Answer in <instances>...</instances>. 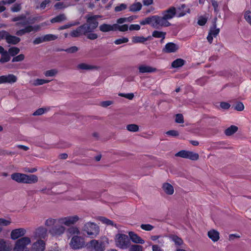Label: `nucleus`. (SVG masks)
<instances>
[{"mask_svg":"<svg viewBox=\"0 0 251 251\" xmlns=\"http://www.w3.org/2000/svg\"><path fill=\"white\" fill-rule=\"evenodd\" d=\"M26 233V230L23 228L13 229L10 233V237L12 240H16L19 238L23 237Z\"/></svg>","mask_w":251,"mask_h":251,"instance_id":"obj_14","label":"nucleus"},{"mask_svg":"<svg viewBox=\"0 0 251 251\" xmlns=\"http://www.w3.org/2000/svg\"><path fill=\"white\" fill-rule=\"evenodd\" d=\"M69 245L74 250L81 249L85 246L84 238L80 236H73L71 240Z\"/></svg>","mask_w":251,"mask_h":251,"instance_id":"obj_8","label":"nucleus"},{"mask_svg":"<svg viewBox=\"0 0 251 251\" xmlns=\"http://www.w3.org/2000/svg\"><path fill=\"white\" fill-rule=\"evenodd\" d=\"M128 235L130 239L135 244H143L145 243L144 240L142 239L139 235L136 233L132 231L128 232Z\"/></svg>","mask_w":251,"mask_h":251,"instance_id":"obj_18","label":"nucleus"},{"mask_svg":"<svg viewBox=\"0 0 251 251\" xmlns=\"http://www.w3.org/2000/svg\"><path fill=\"white\" fill-rule=\"evenodd\" d=\"M185 63V61L181 58L176 59L172 63V67L176 68L182 66Z\"/></svg>","mask_w":251,"mask_h":251,"instance_id":"obj_35","label":"nucleus"},{"mask_svg":"<svg viewBox=\"0 0 251 251\" xmlns=\"http://www.w3.org/2000/svg\"><path fill=\"white\" fill-rule=\"evenodd\" d=\"M24 176V174L15 173L11 175V177L13 180L18 183H23Z\"/></svg>","mask_w":251,"mask_h":251,"instance_id":"obj_23","label":"nucleus"},{"mask_svg":"<svg viewBox=\"0 0 251 251\" xmlns=\"http://www.w3.org/2000/svg\"><path fill=\"white\" fill-rule=\"evenodd\" d=\"M170 25L171 24L163 16H158V28H159L160 27H167Z\"/></svg>","mask_w":251,"mask_h":251,"instance_id":"obj_28","label":"nucleus"},{"mask_svg":"<svg viewBox=\"0 0 251 251\" xmlns=\"http://www.w3.org/2000/svg\"><path fill=\"white\" fill-rule=\"evenodd\" d=\"M206 22L207 18L201 16L199 18L198 24L200 25H203L206 24Z\"/></svg>","mask_w":251,"mask_h":251,"instance_id":"obj_62","label":"nucleus"},{"mask_svg":"<svg viewBox=\"0 0 251 251\" xmlns=\"http://www.w3.org/2000/svg\"><path fill=\"white\" fill-rule=\"evenodd\" d=\"M178 49V46L176 44L170 42L166 44L163 49L164 52L166 53L175 52Z\"/></svg>","mask_w":251,"mask_h":251,"instance_id":"obj_16","label":"nucleus"},{"mask_svg":"<svg viewBox=\"0 0 251 251\" xmlns=\"http://www.w3.org/2000/svg\"><path fill=\"white\" fill-rule=\"evenodd\" d=\"M100 15L90 16L87 15L85 16L87 23L79 27L78 30L73 31H92L98 26L97 19L100 18Z\"/></svg>","mask_w":251,"mask_h":251,"instance_id":"obj_2","label":"nucleus"},{"mask_svg":"<svg viewBox=\"0 0 251 251\" xmlns=\"http://www.w3.org/2000/svg\"><path fill=\"white\" fill-rule=\"evenodd\" d=\"M208 236L213 242H216L219 239V233L214 229L210 230L208 232Z\"/></svg>","mask_w":251,"mask_h":251,"instance_id":"obj_26","label":"nucleus"},{"mask_svg":"<svg viewBox=\"0 0 251 251\" xmlns=\"http://www.w3.org/2000/svg\"><path fill=\"white\" fill-rule=\"evenodd\" d=\"M238 129V128L237 126L232 125L225 130V134L226 136H230L237 132Z\"/></svg>","mask_w":251,"mask_h":251,"instance_id":"obj_31","label":"nucleus"},{"mask_svg":"<svg viewBox=\"0 0 251 251\" xmlns=\"http://www.w3.org/2000/svg\"><path fill=\"white\" fill-rule=\"evenodd\" d=\"M176 14L177 17H180L184 16L186 13H189L190 10L187 7L186 5L184 4H181L180 6L178 7L176 9Z\"/></svg>","mask_w":251,"mask_h":251,"instance_id":"obj_19","label":"nucleus"},{"mask_svg":"<svg viewBox=\"0 0 251 251\" xmlns=\"http://www.w3.org/2000/svg\"><path fill=\"white\" fill-rule=\"evenodd\" d=\"M129 251H143V247L139 245H129V247L128 248Z\"/></svg>","mask_w":251,"mask_h":251,"instance_id":"obj_38","label":"nucleus"},{"mask_svg":"<svg viewBox=\"0 0 251 251\" xmlns=\"http://www.w3.org/2000/svg\"><path fill=\"white\" fill-rule=\"evenodd\" d=\"M162 188L164 191L168 195H171L174 192L173 186L169 183H165L163 184Z\"/></svg>","mask_w":251,"mask_h":251,"instance_id":"obj_27","label":"nucleus"},{"mask_svg":"<svg viewBox=\"0 0 251 251\" xmlns=\"http://www.w3.org/2000/svg\"><path fill=\"white\" fill-rule=\"evenodd\" d=\"M99 219V220L101 221L103 224H104L107 226H114L117 228H118L116 224H114L112 221L107 219L106 218L104 217H100Z\"/></svg>","mask_w":251,"mask_h":251,"instance_id":"obj_33","label":"nucleus"},{"mask_svg":"<svg viewBox=\"0 0 251 251\" xmlns=\"http://www.w3.org/2000/svg\"><path fill=\"white\" fill-rule=\"evenodd\" d=\"M48 236V230L43 226L37 228L33 232V237L34 239L46 240Z\"/></svg>","mask_w":251,"mask_h":251,"instance_id":"obj_10","label":"nucleus"},{"mask_svg":"<svg viewBox=\"0 0 251 251\" xmlns=\"http://www.w3.org/2000/svg\"><path fill=\"white\" fill-rule=\"evenodd\" d=\"M166 134L169 136L176 137L178 136L179 133L177 131L175 130H170L166 132Z\"/></svg>","mask_w":251,"mask_h":251,"instance_id":"obj_59","label":"nucleus"},{"mask_svg":"<svg viewBox=\"0 0 251 251\" xmlns=\"http://www.w3.org/2000/svg\"><path fill=\"white\" fill-rule=\"evenodd\" d=\"M176 156L183 158L189 159L191 160H197L199 158V155L197 153L186 150H181L175 154Z\"/></svg>","mask_w":251,"mask_h":251,"instance_id":"obj_9","label":"nucleus"},{"mask_svg":"<svg viewBox=\"0 0 251 251\" xmlns=\"http://www.w3.org/2000/svg\"><path fill=\"white\" fill-rule=\"evenodd\" d=\"M176 14V8L174 7H171L163 13V16L168 21V20L173 19Z\"/></svg>","mask_w":251,"mask_h":251,"instance_id":"obj_15","label":"nucleus"},{"mask_svg":"<svg viewBox=\"0 0 251 251\" xmlns=\"http://www.w3.org/2000/svg\"><path fill=\"white\" fill-rule=\"evenodd\" d=\"M25 59V55L23 54H20L13 58L12 60V62H20Z\"/></svg>","mask_w":251,"mask_h":251,"instance_id":"obj_53","label":"nucleus"},{"mask_svg":"<svg viewBox=\"0 0 251 251\" xmlns=\"http://www.w3.org/2000/svg\"><path fill=\"white\" fill-rule=\"evenodd\" d=\"M116 28H118L120 31H127L129 29V26L126 24L121 26L117 24L113 25L103 24L100 26V29L101 31H111Z\"/></svg>","mask_w":251,"mask_h":251,"instance_id":"obj_5","label":"nucleus"},{"mask_svg":"<svg viewBox=\"0 0 251 251\" xmlns=\"http://www.w3.org/2000/svg\"><path fill=\"white\" fill-rule=\"evenodd\" d=\"M244 105L241 102H238L234 106V109L238 111H242L244 109Z\"/></svg>","mask_w":251,"mask_h":251,"instance_id":"obj_49","label":"nucleus"},{"mask_svg":"<svg viewBox=\"0 0 251 251\" xmlns=\"http://www.w3.org/2000/svg\"><path fill=\"white\" fill-rule=\"evenodd\" d=\"M78 50V49L76 46H73L66 49H63V51H66L70 53H75Z\"/></svg>","mask_w":251,"mask_h":251,"instance_id":"obj_55","label":"nucleus"},{"mask_svg":"<svg viewBox=\"0 0 251 251\" xmlns=\"http://www.w3.org/2000/svg\"><path fill=\"white\" fill-rule=\"evenodd\" d=\"M57 73V71L55 69H51L50 70H48L46 71L44 73V75L46 76H53L56 75Z\"/></svg>","mask_w":251,"mask_h":251,"instance_id":"obj_46","label":"nucleus"},{"mask_svg":"<svg viewBox=\"0 0 251 251\" xmlns=\"http://www.w3.org/2000/svg\"><path fill=\"white\" fill-rule=\"evenodd\" d=\"M175 121L177 123L182 124L184 123L183 116L181 114L176 115Z\"/></svg>","mask_w":251,"mask_h":251,"instance_id":"obj_57","label":"nucleus"},{"mask_svg":"<svg viewBox=\"0 0 251 251\" xmlns=\"http://www.w3.org/2000/svg\"><path fill=\"white\" fill-rule=\"evenodd\" d=\"M128 41V39L126 37H123L121 38L118 39L114 41V43L116 45H120L123 43H127Z\"/></svg>","mask_w":251,"mask_h":251,"instance_id":"obj_54","label":"nucleus"},{"mask_svg":"<svg viewBox=\"0 0 251 251\" xmlns=\"http://www.w3.org/2000/svg\"><path fill=\"white\" fill-rule=\"evenodd\" d=\"M83 35L90 39V40H94L98 38V35L97 34L94 32H83Z\"/></svg>","mask_w":251,"mask_h":251,"instance_id":"obj_43","label":"nucleus"},{"mask_svg":"<svg viewBox=\"0 0 251 251\" xmlns=\"http://www.w3.org/2000/svg\"><path fill=\"white\" fill-rule=\"evenodd\" d=\"M66 19V16L65 14H60L55 17L52 18L50 20L51 23H60L62 21H64Z\"/></svg>","mask_w":251,"mask_h":251,"instance_id":"obj_36","label":"nucleus"},{"mask_svg":"<svg viewBox=\"0 0 251 251\" xmlns=\"http://www.w3.org/2000/svg\"><path fill=\"white\" fill-rule=\"evenodd\" d=\"M20 51L19 48L16 47H12L10 48L7 51L10 56H15L20 52Z\"/></svg>","mask_w":251,"mask_h":251,"instance_id":"obj_37","label":"nucleus"},{"mask_svg":"<svg viewBox=\"0 0 251 251\" xmlns=\"http://www.w3.org/2000/svg\"><path fill=\"white\" fill-rule=\"evenodd\" d=\"M79 219V218L77 215L67 216L56 219L49 218L46 221L45 224L46 226H51L55 222H58L59 224H64L66 226H70L71 225H75Z\"/></svg>","mask_w":251,"mask_h":251,"instance_id":"obj_1","label":"nucleus"},{"mask_svg":"<svg viewBox=\"0 0 251 251\" xmlns=\"http://www.w3.org/2000/svg\"><path fill=\"white\" fill-rule=\"evenodd\" d=\"M46 249V242L43 240L37 239L31 247V251H44Z\"/></svg>","mask_w":251,"mask_h":251,"instance_id":"obj_13","label":"nucleus"},{"mask_svg":"<svg viewBox=\"0 0 251 251\" xmlns=\"http://www.w3.org/2000/svg\"><path fill=\"white\" fill-rule=\"evenodd\" d=\"M11 250V246L9 245L4 240H0V251H10Z\"/></svg>","mask_w":251,"mask_h":251,"instance_id":"obj_30","label":"nucleus"},{"mask_svg":"<svg viewBox=\"0 0 251 251\" xmlns=\"http://www.w3.org/2000/svg\"><path fill=\"white\" fill-rule=\"evenodd\" d=\"M169 239L174 242L175 245L180 246L183 244V240L178 236L175 234H171L169 236Z\"/></svg>","mask_w":251,"mask_h":251,"instance_id":"obj_24","label":"nucleus"},{"mask_svg":"<svg viewBox=\"0 0 251 251\" xmlns=\"http://www.w3.org/2000/svg\"><path fill=\"white\" fill-rule=\"evenodd\" d=\"M138 70L139 73L141 74L151 73L157 71V69L155 68L145 65H140L138 67Z\"/></svg>","mask_w":251,"mask_h":251,"instance_id":"obj_17","label":"nucleus"},{"mask_svg":"<svg viewBox=\"0 0 251 251\" xmlns=\"http://www.w3.org/2000/svg\"><path fill=\"white\" fill-rule=\"evenodd\" d=\"M142 4L139 2H136L131 4L129 9L130 11L135 12L140 11L142 8Z\"/></svg>","mask_w":251,"mask_h":251,"instance_id":"obj_32","label":"nucleus"},{"mask_svg":"<svg viewBox=\"0 0 251 251\" xmlns=\"http://www.w3.org/2000/svg\"><path fill=\"white\" fill-rule=\"evenodd\" d=\"M97 67L91 65H89L86 63H82L77 65V69L78 70H93L94 69H96Z\"/></svg>","mask_w":251,"mask_h":251,"instance_id":"obj_29","label":"nucleus"},{"mask_svg":"<svg viewBox=\"0 0 251 251\" xmlns=\"http://www.w3.org/2000/svg\"><path fill=\"white\" fill-rule=\"evenodd\" d=\"M152 39V36H148L147 37L143 36H134L132 41L134 43H144L147 41H150Z\"/></svg>","mask_w":251,"mask_h":251,"instance_id":"obj_21","label":"nucleus"},{"mask_svg":"<svg viewBox=\"0 0 251 251\" xmlns=\"http://www.w3.org/2000/svg\"><path fill=\"white\" fill-rule=\"evenodd\" d=\"M142 229L145 231H151L154 228V226L150 224H142L140 226Z\"/></svg>","mask_w":251,"mask_h":251,"instance_id":"obj_45","label":"nucleus"},{"mask_svg":"<svg viewBox=\"0 0 251 251\" xmlns=\"http://www.w3.org/2000/svg\"><path fill=\"white\" fill-rule=\"evenodd\" d=\"M166 32H152L151 36L155 38H164Z\"/></svg>","mask_w":251,"mask_h":251,"instance_id":"obj_60","label":"nucleus"},{"mask_svg":"<svg viewBox=\"0 0 251 251\" xmlns=\"http://www.w3.org/2000/svg\"><path fill=\"white\" fill-rule=\"evenodd\" d=\"M151 16L147 17L140 22L141 25H149L152 26Z\"/></svg>","mask_w":251,"mask_h":251,"instance_id":"obj_42","label":"nucleus"},{"mask_svg":"<svg viewBox=\"0 0 251 251\" xmlns=\"http://www.w3.org/2000/svg\"><path fill=\"white\" fill-rule=\"evenodd\" d=\"M133 20V18L131 17L127 18H120L117 21L118 24H121L126 22H130Z\"/></svg>","mask_w":251,"mask_h":251,"instance_id":"obj_52","label":"nucleus"},{"mask_svg":"<svg viewBox=\"0 0 251 251\" xmlns=\"http://www.w3.org/2000/svg\"><path fill=\"white\" fill-rule=\"evenodd\" d=\"M38 177L34 175H27L25 174L23 183L31 184L38 181Z\"/></svg>","mask_w":251,"mask_h":251,"instance_id":"obj_20","label":"nucleus"},{"mask_svg":"<svg viewBox=\"0 0 251 251\" xmlns=\"http://www.w3.org/2000/svg\"><path fill=\"white\" fill-rule=\"evenodd\" d=\"M11 222L9 220H7L3 218H0V225L3 226H7L9 225Z\"/></svg>","mask_w":251,"mask_h":251,"instance_id":"obj_63","label":"nucleus"},{"mask_svg":"<svg viewBox=\"0 0 251 251\" xmlns=\"http://www.w3.org/2000/svg\"><path fill=\"white\" fill-rule=\"evenodd\" d=\"M31 243V239L28 237H24L18 239L15 242L13 251H29L27 246Z\"/></svg>","mask_w":251,"mask_h":251,"instance_id":"obj_4","label":"nucleus"},{"mask_svg":"<svg viewBox=\"0 0 251 251\" xmlns=\"http://www.w3.org/2000/svg\"><path fill=\"white\" fill-rule=\"evenodd\" d=\"M84 230L92 238L95 237L98 235L100 231L99 227L95 223L88 222L85 224Z\"/></svg>","mask_w":251,"mask_h":251,"instance_id":"obj_6","label":"nucleus"},{"mask_svg":"<svg viewBox=\"0 0 251 251\" xmlns=\"http://www.w3.org/2000/svg\"><path fill=\"white\" fill-rule=\"evenodd\" d=\"M127 6L126 4L121 3L115 7V11L116 12H120L126 8Z\"/></svg>","mask_w":251,"mask_h":251,"instance_id":"obj_58","label":"nucleus"},{"mask_svg":"<svg viewBox=\"0 0 251 251\" xmlns=\"http://www.w3.org/2000/svg\"><path fill=\"white\" fill-rule=\"evenodd\" d=\"M115 240L116 246L122 249H127L130 244V241L127 235L124 234H116Z\"/></svg>","mask_w":251,"mask_h":251,"instance_id":"obj_3","label":"nucleus"},{"mask_svg":"<svg viewBox=\"0 0 251 251\" xmlns=\"http://www.w3.org/2000/svg\"><path fill=\"white\" fill-rule=\"evenodd\" d=\"M45 41H53L57 38V36L53 34H49L45 35L44 36Z\"/></svg>","mask_w":251,"mask_h":251,"instance_id":"obj_48","label":"nucleus"},{"mask_svg":"<svg viewBox=\"0 0 251 251\" xmlns=\"http://www.w3.org/2000/svg\"><path fill=\"white\" fill-rule=\"evenodd\" d=\"M21 9V4L16 3L11 7V10L13 12H17L19 11Z\"/></svg>","mask_w":251,"mask_h":251,"instance_id":"obj_61","label":"nucleus"},{"mask_svg":"<svg viewBox=\"0 0 251 251\" xmlns=\"http://www.w3.org/2000/svg\"><path fill=\"white\" fill-rule=\"evenodd\" d=\"M79 24V22H72L69 24L65 25H63L62 26H61L59 28V29L60 30L65 29L68 28L69 27H70L71 26L78 25Z\"/></svg>","mask_w":251,"mask_h":251,"instance_id":"obj_44","label":"nucleus"},{"mask_svg":"<svg viewBox=\"0 0 251 251\" xmlns=\"http://www.w3.org/2000/svg\"><path fill=\"white\" fill-rule=\"evenodd\" d=\"M129 29L130 30H139L140 26L138 24H132L129 26Z\"/></svg>","mask_w":251,"mask_h":251,"instance_id":"obj_64","label":"nucleus"},{"mask_svg":"<svg viewBox=\"0 0 251 251\" xmlns=\"http://www.w3.org/2000/svg\"><path fill=\"white\" fill-rule=\"evenodd\" d=\"M244 18L246 21L251 25V12L247 11L245 13Z\"/></svg>","mask_w":251,"mask_h":251,"instance_id":"obj_56","label":"nucleus"},{"mask_svg":"<svg viewBox=\"0 0 251 251\" xmlns=\"http://www.w3.org/2000/svg\"><path fill=\"white\" fill-rule=\"evenodd\" d=\"M17 81V77L13 74L0 76V84L4 83L12 84Z\"/></svg>","mask_w":251,"mask_h":251,"instance_id":"obj_12","label":"nucleus"},{"mask_svg":"<svg viewBox=\"0 0 251 251\" xmlns=\"http://www.w3.org/2000/svg\"><path fill=\"white\" fill-rule=\"evenodd\" d=\"M83 35V32H70L69 33H65L64 35L65 38H74L80 37Z\"/></svg>","mask_w":251,"mask_h":251,"instance_id":"obj_39","label":"nucleus"},{"mask_svg":"<svg viewBox=\"0 0 251 251\" xmlns=\"http://www.w3.org/2000/svg\"><path fill=\"white\" fill-rule=\"evenodd\" d=\"M219 32H209L208 36H207V39L209 43L212 42V40L214 37H216L218 36Z\"/></svg>","mask_w":251,"mask_h":251,"instance_id":"obj_47","label":"nucleus"},{"mask_svg":"<svg viewBox=\"0 0 251 251\" xmlns=\"http://www.w3.org/2000/svg\"><path fill=\"white\" fill-rule=\"evenodd\" d=\"M47 111V109L45 108H40L36 110L33 113V116H39L43 114L46 111Z\"/></svg>","mask_w":251,"mask_h":251,"instance_id":"obj_51","label":"nucleus"},{"mask_svg":"<svg viewBox=\"0 0 251 251\" xmlns=\"http://www.w3.org/2000/svg\"><path fill=\"white\" fill-rule=\"evenodd\" d=\"M126 129L130 132H137L139 130V126L135 124H129L126 126Z\"/></svg>","mask_w":251,"mask_h":251,"instance_id":"obj_40","label":"nucleus"},{"mask_svg":"<svg viewBox=\"0 0 251 251\" xmlns=\"http://www.w3.org/2000/svg\"><path fill=\"white\" fill-rule=\"evenodd\" d=\"M158 18L157 15L151 16L152 26L156 28H158Z\"/></svg>","mask_w":251,"mask_h":251,"instance_id":"obj_50","label":"nucleus"},{"mask_svg":"<svg viewBox=\"0 0 251 251\" xmlns=\"http://www.w3.org/2000/svg\"><path fill=\"white\" fill-rule=\"evenodd\" d=\"M1 55V57L0 59V62L1 63L7 62L10 60V55L7 50L3 51Z\"/></svg>","mask_w":251,"mask_h":251,"instance_id":"obj_34","label":"nucleus"},{"mask_svg":"<svg viewBox=\"0 0 251 251\" xmlns=\"http://www.w3.org/2000/svg\"><path fill=\"white\" fill-rule=\"evenodd\" d=\"M49 82H50L49 80L38 78L34 80L33 85L35 86H39L49 83Z\"/></svg>","mask_w":251,"mask_h":251,"instance_id":"obj_41","label":"nucleus"},{"mask_svg":"<svg viewBox=\"0 0 251 251\" xmlns=\"http://www.w3.org/2000/svg\"><path fill=\"white\" fill-rule=\"evenodd\" d=\"M5 40L8 44L13 45L17 44L20 41V39L15 36L10 35L7 33L5 36Z\"/></svg>","mask_w":251,"mask_h":251,"instance_id":"obj_22","label":"nucleus"},{"mask_svg":"<svg viewBox=\"0 0 251 251\" xmlns=\"http://www.w3.org/2000/svg\"><path fill=\"white\" fill-rule=\"evenodd\" d=\"M87 245L88 248L94 250L95 251H103L104 250V244L101 240H92Z\"/></svg>","mask_w":251,"mask_h":251,"instance_id":"obj_11","label":"nucleus"},{"mask_svg":"<svg viewBox=\"0 0 251 251\" xmlns=\"http://www.w3.org/2000/svg\"><path fill=\"white\" fill-rule=\"evenodd\" d=\"M64 224L55 222L52 225L49 229V233L52 236H60L63 234L66 231V228L63 226Z\"/></svg>","mask_w":251,"mask_h":251,"instance_id":"obj_7","label":"nucleus"},{"mask_svg":"<svg viewBox=\"0 0 251 251\" xmlns=\"http://www.w3.org/2000/svg\"><path fill=\"white\" fill-rule=\"evenodd\" d=\"M67 233L68 236L77 235L80 234V232L78 228L75 226H71L67 229Z\"/></svg>","mask_w":251,"mask_h":251,"instance_id":"obj_25","label":"nucleus"}]
</instances>
